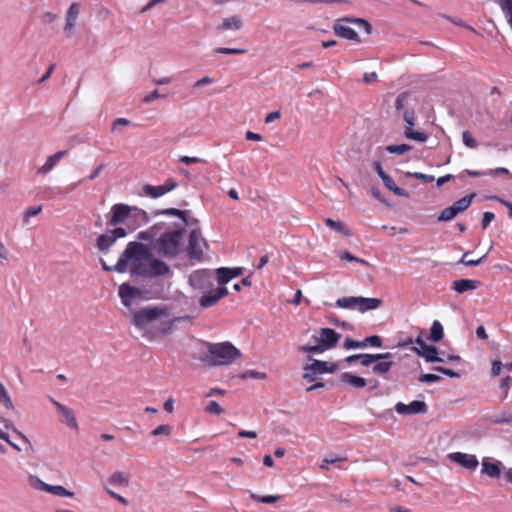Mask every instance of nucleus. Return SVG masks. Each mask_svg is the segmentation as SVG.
Wrapping results in <instances>:
<instances>
[{"mask_svg":"<svg viewBox=\"0 0 512 512\" xmlns=\"http://www.w3.org/2000/svg\"><path fill=\"white\" fill-rule=\"evenodd\" d=\"M103 269L126 272L129 268L131 275L146 278L165 276L170 273V267L164 261L154 258L148 247L140 242H129L114 267L107 266L102 261Z\"/></svg>","mask_w":512,"mask_h":512,"instance_id":"f257e3e1","label":"nucleus"},{"mask_svg":"<svg viewBox=\"0 0 512 512\" xmlns=\"http://www.w3.org/2000/svg\"><path fill=\"white\" fill-rule=\"evenodd\" d=\"M180 317H169V312L162 307H144L133 313L132 322L139 330L144 331L150 324L157 322L156 328L161 334H168L173 330L175 322Z\"/></svg>","mask_w":512,"mask_h":512,"instance_id":"f03ea898","label":"nucleus"},{"mask_svg":"<svg viewBox=\"0 0 512 512\" xmlns=\"http://www.w3.org/2000/svg\"><path fill=\"white\" fill-rule=\"evenodd\" d=\"M241 352L231 342L209 343L202 362L208 366H226L241 357Z\"/></svg>","mask_w":512,"mask_h":512,"instance_id":"7ed1b4c3","label":"nucleus"},{"mask_svg":"<svg viewBox=\"0 0 512 512\" xmlns=\"http://www.w3.org/2000/svg\"><path fill=\"white\" fill-rule=\"evenodd\" d=\"M183 239V229L176 226L174 230H167L159 234L155 240L154 248L160 256L175 258L183 250Z\"/></svg>","mask_w":512,"mask_h":512,"instance_id":"20e7f679","label":"nucleus"},{"mask_svg":"<svg viewBox=\"0 0 512 512\" xmlns=\"http://www.w3.org/2000/svg\"><path fill=\"white\" fill-rule=\"evenodd\" d=\"M347 23H353L358 28H363L367 34H370L372 31L371 24L361 18H353V17H344L341 19H338L334 25H333V31L334 33L344 39L354 41L359 43L361 40L357 34V32L347 25Z\"/></svg>","mask_w":512,"mask_h":512,"instance_id":"39448f33","label":"nucleus"},{"mask_svg":"<svg viewBox=\"0 0 512 512\" xmlns=\"http://www.w3.org/2000/svg\"><path fill=\"white\" fill-rule=\"evenodd\" d=\"M317 341L316 345H302L298 348L301 352L323 353L337 345L341 338V334L332 328H321L318 336L314 337Z\"/></svg>","mask_w":512,"mask_h":512,"instance_id":"423d86ee","label":"nucleus"},{"mask_svg":"<svg viewBox=\"0 0 512 512\" xmlns=\"http://www.w3.org/2000/svg\"><path fill=\"white\" fill-rule=\"evenodd\" d=\"M382 305V300L379 298H367L362 296H347L339 298L335 302V306L342 309L357 310L360 313L376 310Z\"/></svg>","mask_w":512,"mask_h":512,"instance_id":"0eeeda50","label":"nucleus"},{"mask_svg":"<svg viewBox=\"0 0 512 512\" xmlns=\"http://www.w3.org/2000/svg\"><path fill=\"white\" fill-rule=\"evenodd\" d=\"M209 247L207 240L202 236L199 227L193 228L189 234V241L187 247V254L190 259L202 261L204 258V251Z\"/></svg>","mask_w":512,"mask_h":512,"instance_id":"6e6552de","label":"nucleus"},{"mask_svg":"<svg viewBox=\"0 0 512 512\" xmlns=\"http://www.w3.org/2000/svg\"><path fill=\"white\" fill-rule=\"evenodd\" d=\"M190 286L199 292H204L214 287L213 274L210 270L201 269L194 271L189 276Z\"/></svg>","mask_w":512,"mask_h":512,"instance_id":"1a4fd4ad","label":"nucleus"},{"mask_svg":"<svg viewBox=\"0 0 512 512\" xmlns=\"http://www.w3.org/2000/svg\"><path fill=\"white\" fill-rule=\"evenodd\" d=\"M133 206L124 203L114 204L110 209V218L107 224L110 226H117L119 224L126 225L128 223Z\"/></svg>","mask_w":512,"mask_h":512,"instance_id":"9d476101","label":"nucleus"},{"mask_svg":"<svg viewBox=\"0 0 512 512\" xmlns=\"http://www.w3.org/2000/svg\"><path fill=\"white\" fill-rule=\"evenodd\" d=\"M203 295L199 298L198 304L201 308H210L216 305L220 299L228 295V289L226 287L211 288L202 292Z\"/></svg>","mask_w":512,"mask_h":512,"instance_id":"9b49d317","label":"nucleus"},{"mask_svg":"<svg viewBox=\"0 0 512 512\" xmlns=\"http://www.w3.org/2000/svg\"><path fill=\"white\" fill-rule=\"evenodd\" d=\"M155 215H167V216H174V217H177L180 219L181 223L180 224H176V226L179 228V229H183V233L185 232V227L186 226H195L194 228L196 227H199L198 225V220L195 219V218H189L188 217V211L186 210H180V209H176V208H168V209H163V210H158L155 212Z\"/></svg>","mask_w":512,"mask_h":512,"instance_id":"f8f14e48","label":"nucleus"},{"mask_svg":"<svg viewBox=\"0 0 512 512\" xmlns=\"http://www.w3.org/2000/svg\"><path fill=\"white\" fill-rule=\"evenodd\" d=\"M404 121L406 123L404 135L407 139L414 140L417 142H425L428 139V135L423 132L414 131L413 127L415 125V115L413 111H405L404 112Z\"/></svg>","mask_w":512,"mask_h":512,"instance_id":"ddd939ff","label":"nucleus"},{"mask_svg":"<svg viewBox=\"0 0 512 512\" xmlns=\"http://www.w3.org/2000/svg\"><path fill=\"white\" fill-rule=\"evenodd\" d=\"M178 186V183L173 178H168L162 185L153 186L145 184L143 186V192L146 196L151 198H159L166 193L174 190Z\"/></svg>","mask_w":512,"mask_h":512,"instance_id":"4468645a","label":"nucleus"},{"mask_svg":"<svg viewBox=\"0 0 512 512\" xmlns=\"http://www.w3.org/2000/svg\"><path fill=\"white\" fill-rule=\"evenodd\" d=\"M415 343L418 346L415 348V351L419 356L423 357L426 362H444L443 358L438 357L437 348L427 345L420 336L416 338Z\"/></svg>","mask_w":512,"mask_h":512,"instance_id":"2eb2a0df","label":"nucleus"},{"mask_svg":"<svg viewBox=\"0 0 512 512\" xmlns=\"http://www.w3.org/2000/svg\"><path fill=\"white\" fill-rule=\"evenodd\" d=\"M448 458L450 461L468 470H475L479 465L477 457L473 454L453 452L448 454Z\"/></svg>","mask_w":512,"mask_h":512,"instance_id":"dca6fc26","label":"nucleus"},{"mask_svg":"<svg viewBox=\"0 0 512 512\" xmlns=\"http://www.w3.org/2000/svg\"><path fill=\"white\" fill-rule=\"evenodd\" d=\"M395 411L400 415H414L427 412V405L424 401L414 400L410 404L398 402Z\"/></svg>","mask_w":512,"mask_h":512,"instance_id":"f3484780","label":"nucleus"},{"mask_svg":"<svg viewBox=\"0 0 512 512\" xmlns=\"http://www.w3.org/2000/svg\"><path fill=\"white\" fill-rule=\"evenodd\" d=\"M148 222H149L148 214L144 210H142L136 206H133L128 223L126 224V227L129 231H134L138 227L145 225Z\"/></svg>","mask_w":512,"mask_h":512,"instance_id":"a211bd4d","label":"nucleus"},{"mask_svg":"<svg viewBox=\"0 0 512 512\" xmlns=\"http://www.w3.org/2000/svg\"><path fill=\"white\" fill-rule=\"evenodd\" d=\"M51 402L61 415L62 422H65L71 428L77 429L78 425L73 410L53 398H51Z\"/></svg>","mask_w":512,"mask_h":512,"instance_id":"6ab92c4d","label":"nucleus"},{"mask_svg":"<svg viewBox=\"0 0 512 512\" xmlns=\"http://www.w3.org/2000/svg\"><path fill=\"white\" fill-rule=\"evenodd\" d=\"M338 369V364L328 363L314 359L311 364L304 367V370H312L314 373H334Z\"/></svg>","mask_w":512,"mask_h":512,"instance_id":"aec40b11","label":"nucleus"},{"mask_svg":"<svg viewBox=\"0 0 512 512\" xmlns=\"http://www.w3.org/2000/svg\"><path fill=\"white\" fill-rule=\"evenodd\" d=\"M482 474H486L491 478H499L501 475V462L492 461L489 458L482 460Z\"/></svg>","mask_w":512,"mask_h":512,"instance_id":"412c9836","label":"nucleus"},{"mask_svg":"<svg viewBox=\"0 0 512 512\" xmlns=\"http://www.w3.org/2000/svg\"><path fill=\"white\" fill-rule=\"evenodd\" d=\"M80 13V5L77 2H73L66 13V24H65V31H67L69 34L72 32L76 25L77 18Z\"/></svg>","mask_w":512,"mask_h":512,"instance_id":"4be33fe9","label":"nucleus"},{"mask_svg":"<svg viewBox=\"0 0 512 512\" xmlns=\"http://www.w3.org/2000/svg\"><path fill=\"white\" fill-rule=\"evenodd\" d=\"M67 150H61L56 152L55 154L49 156L46 162L37 170L38 174H47L50 172L59 162L60 160L67 155Z\"/></svg>","mask_w":512,"mask_h":512,"instance_id":"5701e85b","label":"nucleus"},{"mask_svg":"<svg viewBox=\"0 0 512 512\" xmlns=\"http://www.w3.org/2000/svg\"><path fill=\"white\" fill-rule=\"evenodd\" d=\"M138 293V289L127 283H123L119 286V297L121 298L123 305L126 307L131 305L132 299L135 298Z\"/></svg>","mask_w":512,"mask_h":512,"instance_id":"b1692460","label":"nucleus"},{"mask_svg":"<svg viewBox=\"0 0 512 512\" xmlns=\"http://www.w3.org/2000/svg\"><path fill=\"white\" fill-rule=\"evenodd\" d=\"M480 281L472 279H459L455 280L452 288L458 293L462 294L467 291L476 290L480 286Z\"/></svg>","mask_w":512,"mask_h":512,"instance_id":"393cba45","label":"nucleus"},{"mask_svg":"<svg viewBox=\"0 0 512 512\" xmlns=\"http://www.w3.org/2000/svg\"><path fill=\"white\" fill-rule=\"evenodd\" d=\"M243 27V21L240 16L233 15L227 18H224L222 23L217 26L218 31H228V30H239Z\"/></svg>","mask_w":512,"mask_h":512,"instance_id":"a878e982","label":"nucleus"},{"mask_svg":"<svg viewBox=\"0 0 512 512\" xmlns=\"http://www.w3.org/2000/svg\"><path fill=\"white\" fill-rule=\"evenodd\" d=\"M165 227H166L165 223H157L154 226H152L151 228H149L148 230L139 232L137 238L141 241L152 242V241L156 240L155 238L157 236H159L158 235L159 231Z\"/></svg>","mask_w":512,"mask_h":512,"instance_id":"bb28decb","label":"nucleus"},{"mask_svg":"<svg viewBox=\"0 0 512 512\" xmlns=\"http://www.w3.org/2000/svg\"><path fill=\"white\" fill-rule=\"evenodd\" d=\"M340 380L343 383H347L354 388H364L367 384L366 379L360 376L353 375L349 372H344L340 376Z\"/></svg>","mask_w":512,"mask_h":512,"instance_id":"cd10ccee","label":"nucleus"},{"mask_svg":"<svg viewBox=\"0 0 512 512\" xmlns=\"http://www.w3.org/2000/svg\"><path fill=\"white\" fill-rule=\"evenodd\" d=\"M391 353H381V354H361L360 363L364 367H369L373 365L378 360L390 359Z\"/></svg>","mask_w":512,"mask_h":512,"instance_id":"c85d7f7f","label":"nucleus"},{"mask_svg":"<svg viewBox=\"0 0 512 512\" xmlns=\"http://www.w3.org/2000/svg\"><path fill=\"white\" fill-rule=\"evenodd\" d=\"M108 482L113 486L126 487L129 485V476L122 471H115L108 478Z\"/></svg>","mask_w":512,"mask_h":512,"instance_id":"c756f323","label":"nucleus"},{"mask_svg":"<svg viewBox=\"0 0 512 512\" xmlns=\"http://www.w3.org/2000/svg\"><path fill=\"white\" fill-rule=\"evenodd\" d=\"M393 366V361L384 359L378 360L372 366V372L379 376H385Z\"/></svg>","mask_w":512,"mask_h":512,"instance_id":"7c9ffc66","label":"nucleus"},{"mask_svg":"<svg viewBox=\"0 0 512 512\" xmlns=\"http://www.w3.org/2000/svg\"><path fill=\"white\" fill-rule=\"evenodd\" d=\"M44 490L47 492H50L53 495L59 496V497H73L74 493L68 491L65 487L61 485H48L45 483H41Z\"/></svg>","mask_w":512,"mask_h":512,"instance_id":"2f4dec72","label":"nucleus"},{"mask_svg":"<svg viewBox=\"0 0 512 512\" xmlns=\"http://www.w3.org/2000/svg\"><path fill=\"white\" fill-rule=\"evenodd\" d=\"M382 181H383L384 186H385L388 190H390L391 192H393L395 195L400 196V197H408V196H409V193H408L406 190H404V189H402V188L398 187V186L395 184V182L393 181V179H392L389 175H387L386 177H384V178L382 179Z\"/></svg>","mask_w":512,"mask_h":512,"instance_id":"473e14b6","label":"nucleus"},{"mask_svg":"<svg viewBox=\"0 0 512 512\" xmlns=\"http://www.w3.org/2000/svg\"><path fill=\"white\" fill-rule=\"evenodd\" d=\"M497 3L506 22L512 28V0H497Z\"/></svg>","mask_w":512,"mask_h":512,"instance_id":"72a5a7b5","label":"nucleus"},{"mask_svg":"<svg viewBox=\"0 0 512 512\" xmlns=\"http://www.w3.org/2000/svg\"><path fill=\"white\" fill-rule=\"evenodd\" d=\"M114 243L115 239L110 232L100 235L97 239V247L100 251H107Z\"/></svg>","mask_w":512,"mask_h":512,"instance_id":"f704fd0d","label":"nucleus"},{"mask_svg":"<svg viewBox=\"0 0 512 512\" xmlns=\"http://www.w3.org/2000/svg\"><path fill=\"white\" fill-rule=\"evenodd\" d=\"M443 335H444V332H443V326L442 324L435 320L433 323H432V326L430 328V337L429 339L432 341V342H439L442 338H443Z\"/></svg>","mask_w":512,"mask_h":512,"instance_id":"c9c22d12","label":"nucleus"},{"mask_svg":"<svg viewBox=\"0 0 512 512\" xmlns=\"http://www.w3.org/2000/svg\"><path fill=\"white\" fill-rule=\"evenodd\" d=\"M217 282L219 287H225V285L232 280L231 274H229L228 268L221 267L215 270Z\"/></svg>","mask_w":512,"mask_h":512,"instance_id":"e433bc0d","label":"nucleus"},{"mask_svg":"<svg viewBox=\"0 0 512 512\" xmlns=\"http://www.w3.org/2000/svg\"><path fill=\"white\" fill-rule=\"evenodd\" d=\"M475 194L467 195L456 202L453 203V207L456 211H458V214L468 209V207L471 205L472 200L474 198Z\"/></svg>","mask_w":512,"mask_h":512,"instance_id":"4c0bfd02","label":"nucleus"},{"mask_svg":"<svg viewBox=\"0 0 512 512\" xmlns=\"http://www.w3.org/2000/svg\"><path fill=\"white\" fill-rule=\"evenodd\" d=\"M325 224L330 227L331 229L343 233L346 236L350 235L349 230L344 226V224L340 221H335L331 218L325 219Z\"/></svg>","mask_w":512,"mask_h":512,"instance_id":"58836bf2","label":"nucleus"},{"mask_svg":"<svg viewBox=\"0 0 512 512\" xmlns=\"http://www.w3.org/2000/svg\"><path fill=\"white\" fill-rule=\"evenodd\" d=\"M458 215V211L451 205L450 207L445 208L440 215L438 216V221L446 222L451 221Z\"/></svg>","mask_w":512,"mask_h":512,"instance_id":"ea45409f","label":"nucleus"},{"mask_svg":"<svg viewBox=\"0 0 512 512\" xmlns=\"http://www.w3.org/2000/svg\"><path fill=\"white\" fill-rule=\"evenodd\" d=\"M412 149V146L408 144H395V145H388L386 147V150L391 154H398L402 155Z\"/></svg>","mask_w":512,"mask_h":512,"instance_id":"a19ab883","label":"nucleus"},{"mask_svg":"<svg viewBox=\"0 0 512 512\" xmlns=\"http://www.w3.org/2000/svg\"><path fill=\"white\" fill-rule=\"evenodd\" d=\"M470 253L471 252H469V251L465 252L463 254V256L461 257L459 263H461L465 266H478L479 264L482 263L483 259L486 257V254H485L478 259H473V258L468 259V256L470 255Z\"/></svg>","mask_w":512,"mask_h":512,"instance_id":"79ce46f5","label":"nucleus"},{"mask_svg":"<svg viewBox=\"0 0 512 512\" xmlns=\"http://www.w3.org/2000/svg\"><path fill=\"white\" fill-rule=\"evenodd\" d=\"M338 256L342 261L358 262L361 263L362 265H368V262L366 260L358 258L348 251H340L338 252Z\"/></svg>","mask_w":512,"mask_h":512,"instance_id":"37998d69","label":"nucleus"},{"mask_svg":"<svg viewBox=\"0 0 512 512\" xmlns=\"http://www.w3.org/2000/svg\"><path fill=\"white\" fill-rule=\"evenodd\" d=\"M0 402L7 408V409H13V403L11 401V398L4 387V385L0 382Z\"/></svg>","mask_w":512,"mask_h":512,"instance_id":"c03bdc74","label":"nucleus"},{"mask_svg":"<svg viewBox=\"0 0 512 512\" xmlns=\"http://www.w3.org/2000/svg\"><path fill=\"white\" fill-rule=\"evenodd\" d=\"M362 348L367 346L372 347H381L382 346V338L378 335L368 336L363 341H361Z\"/></svg>","mask_w":512,"mask_h":512,"instance_id":"a18cd8bd","label":"nucleus"},{"mask_svg":"<svg viewBox=\"0 0 512 512\" xmlns=\"http://www.w3.org/2000/svg\"><path fill=\"white\" fill-rule=\"evenodd\" d=\"M172 432V427L168 424H162V425H159L157 426L155 429H153L151 432H150V435L151 436H160V435H164V436H170Z\"/></svg>","mask_w":512,"mask_h":512,"instance_id":"49530a36","label":"nucleus"},{"mask_svg":"<svg viewBox=\"0 0 512 512\" xmlns=\"http://www.w3.org/2000/svg\"><path fill=\"white\" fill-rule=\"evenodd\" d=\"M251 498L257 502L265 503V504H273L276 503L280 496L276 495H266V496H260L256 494H251Z\"/></svg>","mask_w":512,"mask_h":512,"instance_id":"de8ad7c7","label":"nucleus"},{"mask_svg":"<svg viewBox=\"0 0 512 512\" xmlns=\"http://www.w3.org/2000/svg\"><path fill=\"white\" fill-rule=\"evenodd\" d=\"M462 141L468 148L475 149L477 147V141L469 131H464L462 133Z\"/></svg>","mask_w":512,"mask_h":512,"instance_id":"09e8293b","label":"nucleus"},{"mask_svg":"<svg viewBox=\"0 0 512 512\" xmlns=\"http://www.w3.org/2000/svg\"><path fill=\"white\" fill-rule=\"evenodd\" d=\"M406 176L412 177V178H415L418 180H422L423 182H426V183H430V182L434 181V176L427 175V174H424L421 172H407Z\"/></svg>","mask_w":512,"mask_h":512,"instance_id":"8fccbe9b","label":"nucleus"},{"mask_svg":"<svg viewBox=\"0 0 512 512\" xmlns=\"http://www.w3.org/2000/svg\"><path fill=\"white\" fill-rule=\"evenodd\" d=\"M205 411L209 414L219 415L224 412V409L216 401H210L207 404Z\"/></svg>","mask_w":512,"mask_h":512,"instance_id":"3c124183","label":"nucleus"},{"mask_svg":"<svg viewBox=\"0 0 512 512\" xmlns=\"http://www.w3.org/2000/svg\"><path fill=\"white\" fill-rule=\"evenodd\" d=\"M345 460H346V457H334V458L326 457L322 460V463L320 464V469L329 470V465L335 464L337 462L345 461Z\"/></svg>","mask_w":512,"mask_h":512,"instance_id":"603ef678","label":"nucleus"},{"mask_svg":"<svg viewBox=\"0 0 512 512\" xmlns=\"http://www.w3.org/2000/svg\"><path fill=\"white\" fill-rule=\"evenodd\" d=\"M217 54H245V49L219 47L214 50Z\"/></svg>","mask_w":512,"mask_h":512,"instance_id":"864d4df0","label":"nucleus"},{"mask_svg":"<svg viewBox=\"0 0 512 512\" xmlns=\"http://www.w3.org/2000/svg\"><path fill=\"white\" fill-rule=\"evenodd\" d=\"M489 200L497 201L504 205L508 209V215L510 218H512V202L507 201L499 196L493 195L488 197Z\"/></svg>","mask_w":512,"mask_h":512,"instance_id":"5fc2aeb1","label":"nucleus"},{"mask_svg":"<svg viewBox=\"0 0 512 512\" xmlns=\"http://www.w3.org/2000/svg\"><path fill=\"white\" fill-rule=\"evenodd\" d=\"M494 423H497V424L512 423V411L503 412L494 420Z\"/></svg>","mask_w":512,"mask_h":512,"instance_id":"6e6d98bb","label":"nucleus"},{"mask_svg":"<svg viewBox=\"0 0 512 512\" xmlns=\"http://www.w3.org/2000/svg\"><path fill=\"white\" fill-rule=\"evenodd\" d=\"M127 230L124 227H115L114 229L110 230L109 232L112 235V238L115 239V241L119 238H124L127 235Z\"/></svg>","mask_w":512,"mask_h":512,"instance_id":"4d7b16f0","label":"nucleus"},{"mask_svg":"<svg viewBox=\"0 0 512 512\" xmlns=\"http://www.w3.org/2000/svg\"><path fill=\"white\" fill-rule=\"evenodd\" d=\"M41 211H42V206L41 205L28 207L26 209V211H25V214H24L25 221L29 217L37 216L39 213H41Z\"/></svg>","mask_w":512,"mask_h":512,"instance_id":"13d9d810","label":"nucleus"},{"mask_svg":"<svg viewBox=\"0 0 512 512\" xmlns=\"http://www.w3.org/2000/svg\"><path fill=\"white\" fill-rule=\"evenodd\" d=\"M440 379H441V377L436 374H422L418 378L419 382H423V383L437 382Z\"/></svg>","mask_w":512,"mask_h":512,"instance_id":"bf43d9fd","label":"nucleus"},{"mask_svg":"<svg viewBox=\"0 0 512 512\" xmlns=\"http://www.w3.org/2000/svg\"><path fill=\"white\" fill-rule=\"evenodd\" d=\"M179 162L185 165H191L196 163H202L204 162V160L198 157L181 156L179 158Z\"/></svg>","mask_w":512,"mask_h":512,"instance_id":"052dcab7","label":"nucleus"},{"mask_svg":"<svg viewBox=\"0 0 512 512\" xmlns=\"http://www.w3.org/2000/svg\"><path fill=\"white\" fill-rule=\"evenodd\" d=\"M494 218H495V215L493 212H489V211L484 212L483 218H482V223H481L482 228L486 229L490 225V223L494 220Z\"/></svg>","mask_w":512,"mask_h":512,"instance_id":"680f3d73","label":"nucleus"},{"mask_svg":"<svg viewBox=\"0 0 512 512\" xmlns=\"http://www.w3.org/2000/svg\"><path fill=\"white\" fill-rule=\"evenodd\" d=\"M433 370L437 371V372H440L448 377H451V378H455V377H459V374L451 369H448V368H444L442 366H436L433 368Z\"/></svg>","mask_w":512,"mask_h":512,"instance_id":"e2e57ef3","label":"nucleus"},{"mask_svg":"<svg viewBox=\"0 0 512 512\" xmlns=\"http://www.w3.org/2000/svg\"><path fill=\"white\" fill-rule=\"evenodd\" d=\"M244 377H249V378H253V379L263 380V379L266 378V373L260 372V371H256V370H248L244 374Z\"/></svg>","mask_w":512,"mask_h":512,"instance_id":"0e129e2a","label":"nucleus"},{"mask_svg":"<svg viewBox=\"0 0 512 512\" xmlns=\"http://www.w3.org/2000/svg\"><path fill=\"white\" fill-rule=\"evenodd\" d=\"M344 348L345 349L362 348L361 341H356L351 338H346L344 341Z\"/></svg>","mask_w":512,"mask_h":512,"instance_id":"69168bd1","label":"nucleus"},{"mask_svg":"<svg viewBox=\"0 0 512 512\" xmlns=\"http://www.w3.org/2000/svg\"><path fill=\"white\" fill-rule=\"evenodd\" d=\"M130 121L126 118H117L112 123V131H117L121 126H128Z\"/></svg>","mask_w":512,"mask_h":512,"instance_id":"338daca9","label":"nucleus"},{"mask_svg":"<svg viewBox=\"0 0 512 512\" xmlns=\"http://www.w3.org/2000/svg\"><path fill=\"white\" fill-rule=\"evenodd\" d=\"M377 80H378V75L376 72L365 73L363 75V82L365 84H371L372 82H376Z\"/></svg>","mask_w":512,"mask_h":512,"instance_id":"774afa93","label":"nucleus"}]
</instances>
